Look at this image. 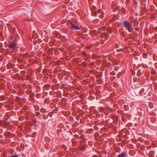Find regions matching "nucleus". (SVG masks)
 <instances>
[{
    "mask_svg": "<svg viewBox=\"0 0 157 157\" xmlns=\"http://www.w3.org/2000/svg\"><path fill=\"white\" fill-rule=\"evenodd\" d=\"M122 25L124 28L127 29L129 32H132L133 30L132 23L128 21H125L122 22Z\"/></svg>",
    "mask_w": 157,
    "mask_h": 157,
    "instance_id": "1",
    "label": "nucleus"
},
{
    "mask_svg": "<svg viewBox=\"0 0 157 157\" xmlns=\"http://www.w3.org/2000/svg\"><path fill=\"white\" fill-rule=\"evenodd\" d=\"M70 24L71 25V26L70 27V28L71 29L75 30H80V28L79 26L74 23L70 22Z\"/></svg>",
    "mask_w": 157,
    "mask_h": 157,
    "instance_id": "2",
    "label": "nucleus"
},
{
    "mask_svg": "<svg viewBox=\"0 0 157 157\" xmlns=\"http://www.w3.org/2000/svg\"><path fill=\"white\" fill-rule=\"evenodd\" d=\"M16 43L15 41L12 40L9 41V46L10 48L13 49H15Z\"/></svg>",
    "mask_w": 157,
    "mask_h": 157,
    "instance_id": "3",
    "label": "nucleus"
},
{
    "mask_svg": "<svg viewBox=\"0 0 157 157\" xmlns=\"http://www.w3.org/2000/svg\"><path fill=\"white\" fill-rule=\"evenodd\" d=\"M126 155V153L125 152H123L120 154H119L118 156V157H125Z\"/></svg>",
    "mask_w": 157,
    "mask_h": 157,
    "instance_id": "4",
    "label": "nucleus"
},
{
    "mask_svg": "<svg viewBox=\"0 0 157 157\" xmlns=\"http://www.w3.org/2000/svg\"><path fill=\"white\" fill-rule=\"evenodd\" d=\"M144 89H142L140 91V92H139V94L140 95H142V94H143V93L144 92Z\"/></svg>",
    "mask_w": 157,
    "mask_h": 157,
    "instance_id": "5",
    "label": "nucleus"
},
{
    "mask_svg": "<svg viewBox=\"0 0 157 157\" xmlns=\"http://www.w3.org/2000/svg\"><path fill=\"white\" fill-rule=\"evenodd\" d=\"M98 15V13L97 12H95L93 13V16L96 17Z\"/></svg>",
    "mask_w": 157,
    "mask_h": 157,
    "instance_id": "6",
    "label": "nucleus"
},
{
    "mask_svg": "<svg viewBox=\"0 0 157 157\" xmlns=\"http://www.w3.org/2000/svg\"><path fill=\"white\" fill-rule=\"evenodd\" d=\"M10 157H18L17 155H14L11 156H10Z\"/></svg>",
    "mask_w": 157,
    "mask_h": 157,
    "instance_id": "7",
    "label": "nucleus"
},
{
    "mask_svg": "<svg viewBox=\"0 0 157 157\" xmlns=\"http://www.w3.org/2000/svg\"><path fill=\"white\" fill-rule=\"evenodd\" d=\"M101 11L100 10H98V12L99 13H100V12H101Z\"/></svg>",
    "mask_w": 157,
    "mask_h": 157,
    "instance_id": "8",
    "label": "nucleus"
},
{
    "mask_svg": "<svg viewBox=\"0 0 157 157\" xmlns=\"http://www.w3.org/2000/svg\"><path fill=\"white\" fill-rule=\"evenodd\" d=\"M93 157H98V156H96V155H94L93 156Z\"/></svg>",
    "mask_w": 157,
    "mask_h": 157,
    "instance_id": "9",
    "label": "nucleus"
},
{
    "mask_svg": "<svg viewBox=\"0 0 157 157\" xmlns=\"http://www.w3.org/2000/svg\"><path fill=\"white\" fill-rule=\"evenodd\" d=\"M151 153H152V154H154V151H151Z\"/></svg>",
    "mask_w": 157,
    "mask_h": 157,
    "instance_id": "10",
    "label": "nucleus"
},
{
    "mask_svg": "<svg viewBox=\"0 0 157 157\" xmlns=\"http://www.w3.org/2000/svg\"><path fill=\"white\" fill-rule=\"evenodd\" d=\"M104 43V42L103 41L102 42H101V44H102V43Z\"/></svg>",
    "mask_w": 157,
    "mask_h": 157,
    "instance_id": "11",
    "label": "nucleus"
},
{
    "mask_svg": "<svg viewBox=\"0 0 157 157\" xmlns=\"http://www.w3.org/2000/svg\"><path fill=\"white\" fill-rule=\"evenodd\" d=\"M99 16H101V15H99ZM100 18H101V17H100Z\"/></svg>",
    "mask_w": 157,
    "mask_h": 157,
    "instance_id": "12",
    "label": "nucleus"
},
{
    "mask_svg": "<svg viewBox=\"0 0 157 157\" xmlns=\"http://www.w3.org/2000/svg\"><path fill=\"white\" fill-rule=\"evenodd\" d=\"M120 25H121V24H120Z\"/></svg>",
    "mask_w": 157,
    "mask_h": 157,
    "instance_id": "13",
    "label": "nucleus"
},
{
    "mask_svg": "<svg viewBox=\"0 0 157 157\" xmlns=\"http://www.w3.org/2000/svg\"><path fill=\"white\" fill-rule=\"evenodd\" d=\"M156 29L157 30V27H156Z\"/></svg>",
    "mask_w": 157,
    "mask_h": 157,
    "instance_id": "14",
    "label": "nucleus"
}]
</instances>
